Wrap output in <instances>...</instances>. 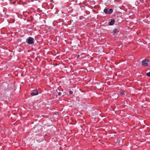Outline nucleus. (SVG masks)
I'll return each mask as SVG.
<instances>
[{
    "label": "nucleus",
    "mask_w": 150,
    "mask_h": 150,
    "mask_svg": "<svg viewBox=\"0 0 150 150\" xmlns=\"http://www.w3.org/2000/svg\"><path fill=\"white\" fill-rule=\"evenodd\" d=\"M34 39L31 37H28L26 40L27 43L30 45L33 44L34 43Z\"/></svg>",
    "instance_id": "f257e3e1"
},
{
    "label": "nucleus",
    "mask_w": 150,
    "mask_h": 150,
    "mask_svg": "<svg viewBox=\"0 0 150 150\" xmlns=\"http://www.w3.org/2000/svg\"><path fill=\"white\" fill-rule=\"evenodd\" d=\"M149 60L148 59H144L142 62V64L144 67H147L148 65V63L149 62Z\"/></svg>",
    "instance_id": "f03ea898"
},
{
    "label": "nucleus",
    "mask_w": 150,
    "mask_h": 150,
    "mask_svg": "<svg viewBox=\"0 0 150 150\" xmlns=\"http://www.w3.org/2000/svg\"><path fill=\"white\" fill-rule=\"evenodd\" d=\"M38 92L37 89L33 91L31 93V95L32 96L38 95Z\"/></svg>",
    "instance_id": "7ed1b4c3"
},
{
    "label": "nucleus",
    "mask_w": 150,
    "mask_h": 150,
    "mask_svg": "<svg viewBox=\"0 0 150 150\" xmlns=\"http://www.w3.org/2000/svg\"><path fill=\"white\" fill-rule=\"evenodd\" d=\"M32 130V132L35 133H36L38 132L39 131V129H38V127L37 126H35L34 127Z\"/></svg>",
    "instance_id": "20e7f679"
},
{
    "label": "nucleus",
    "mask_w": 150,
    "mask_h": 150,
    "mask_svg": "<svg viewBox=\"0 0 150 150\" xmlns=\"http://www.w3.org/2000/svg\"><path fill=\"white\" fill-rule=\"evenodd\" d=\"M115 22V20L114 19H112L109 22V25H113Z\"/></svg>",
    "instance_id": "39448f33"
},
{
    "label": "nucleus",
    "mask_w": 150,
    "mask_h": 150,
    "mask_svg": "<svg viewBox=\"0 0 150 150\" xmlns=\"http://www.w3.org/2000/svg\"><path fill=\"white\" fill-rule=\"evenodd\" d=\"M119 31L117 29H114L112 31V33L114 34H116L118 33Z\"/></svg>",
    "instance_id": "423d86ee"
},
{
    "label": "nucleus",
    "mask_w": 150,
    "mask_h": 150,
    "mask_svg": "<svg viewBox=\"0 0 150 150\" xmlns=\"http://www.w3.org/2000/svg\"><path fill=\"white\" fill-rule=\"evenodd\" d=\"M120 93L121 95L123 96L125 95V94L124 93V91L123 90H121L120 91Z\"/></svg>",
    "instance_id": "0eeeda50"
},
{
    "label": "nucleus",
    "mask_w": 150,
    "mask_h": 150,
    "mask_svg": "<svg viewBox=\"0 0 150 150\" xmlns=\"http://www.w3.org/2000/svg\"><path fill=\"white\" fill-rule=\"evenodd\" d=\"M104 12L106 14H108V9L105 8L104 10Z\"/></svg>",
    "instance_id": "6e6552de"
},
{
    "label": "nucleus",
    "mask_w": 150,
    "mask_h": 150,
    "mask_svg": "<svg viewBox=\"0 0 150 150\" xmlns=\"http://www.w3.org/2000/svg\"><path fill=\"white\" fill-rule=\"evenodd\" d=\"M113 12V10L112 9L110 8L108 11V14H110Z\"/></svg>",
    "instance_id": "1a4fd4ad"
},
{
    "label": "nucleus",
    "mask_w": 150,
    "mask_h": 150,
    "mask_svg": "<svg viewBox=\"0 0 150 150\" xmlns=\"http://www.w3.org/2000/svg\"><path fill=\"white\" fill-rule=\"evenodd\" d=\"M146 75L148 76H150V71L149 72L147 73Z\"/></svg>",
    "instance_id": "9d476101"
},
{
    "label": "nucleus",
    "mask_w": 150,
    "mask_h": 150,
    "mask_svg": "<svg viewBox=\"0 0 150 150\" xmlns=\"http://www.w3.org/2000/svg\"><path fill=\"white\" fill-rule=\"evenodd\" d=\"M69 93L70 94H72L73 93V92L70 91L69 92Z\"/></svg>",
    "instance_id": "9b49d317"
},
{
    "label": "nucleus",
    "mask_w": 150,
    "mask_h": 150,
    "mask_svg": "<svg viewBox=\"0 0 150 150\" xmlns=\"http://www.w3.org/2000/svg\"><path fill=\"white\" fill-rule=\"evenodd\" d=\"M58 95L59 96H60L61 95V93L60 92L58 93Z\"/></svg>",
    "instance_id": "f8f14e48"
}]
</instances>
